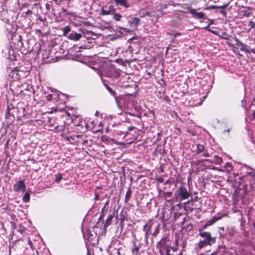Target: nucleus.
I'll use <instances>...</instances> for the list:
<instances>
[{
  "mask_svg": "<svg viewBox=\"0 0 255 255\" xmlns=\"http://www.w3.org/2000/svg\"><path fill=\"white\" fill-rule=\"evenodd\" d=\"M213 23V20H212V21L209 23V25H210V24H212Z\"/></svg>",
  "mask_w": 255,
  "mask_h": 255,
  "instance_id": "43",
  "label": "nucleus"
},
{
  "mask_svg": "<svg viewBox=\"0 0 255 255\" xmlns=\"http://www.w3.org/2000/svg\"><path fill=\"white\" fill-rule=\"evenodd\" d=\"M171 249H172V250L174 252H176V251H177V250H178V247L175 246V247H171Z\"/></svg>",
  "mask_w": 255,
  "mask_h": 255,
  "instance_id": "29",
  "label": "nucleus"
},
{
  "mask_svg": "<svg viewBox=\"0 0 255 255\" xmlns=\"http://www.w3.org/2000/svg\"><path fill=\"white\" fill-rule=\"evenodd\" d=\"M113 218H114V214L110 215L108 217V218L106 220V222L104 225L105 228H106L107 227H108L109 226H110L111 225V221L113 220Z\"/></svg>",
  "mask_w": 255,
  "mask_h": 255,
  "instance_id": "12",
  "label": "nucleus"
},
{
  "mask_svg": "<svg viewBox=\"0 0 255 255\" xmlns=\"http://www.w3.org/2000/svg\"><path fill=\"white\" fill-rule=\"evenodd\" d=\"M222 219V217H213L212 219L207 221L208 225H212L213 223Z\"/></svg>",
  "mask_w": 255,
  "mask_h": 255,
  "instance_id": "11",
  "label": "nucleus"
},
{
  "mask_svg": "<svg viewBox=\"0 0 255 255\" xmlns=\"http://www.w3.org/2000/svg\"><path fill=\"white\" fill-rule=\"evenodd\" d=\"M159 227H160V224H158L156 226L155 231L153 233V235L156 236L157 234H158L159 231Z\"/></svg>",
  "mask_w": 255,
  "mask_h": 255,
  "instance_id": "21",
  "label": "nucleus"
},
{
  "mask_svg": "<svg viewBox=\"0 0 255 255\" xmlns=\"http://www.w3.org/2000/svg\"><path fill=\"white\" fill-rule=\"evenodd\" d=\"M226 7V5L224 6H217L216 5H212L211 6V8L212 9L217 8H225Z\"/></svg>",
  "mask_w": 255,
  "mask_h": 255,
  "instance_id": "26",
  "label": "nucleus"
},
{
  "mask_svg": "<svg viewBox=\"0 0 255 255\" xmlns=\"http://www.w3.org/2000/svg\"><path fill=\"white\" fill-rule=\"evenodd\" d=\"M244 15L245 16H249L250 15V13L249 11H244Z\"/></svg>",
  "mask_w": 255,
  "mask_h": 255,
  "instance_id": "28",
  "label": "nucleus"
},
{
  "mask_svg": "<svg viewBox=\"0 0 255 255\" xmlns=\"http://www.w3.org/2000/svg\"><path fill=\"white\" fill-rule=\"evenodd\" d=\"M113 15V18L116 21H120L122 18V15L119 13H117L116 12H114V13L112 14Z\"/></svg>",
  "mask_w": 255,
  "mask_h": 255,
  "instance_id": "16",
  "label": "nucleus"
},
{
  "mask_svg": "<svg viewBox=\"0 0 255 255\" xmlns=\"http://www.w3.org/2000/svg\"><path fill=\"white\" fill-rule=\"evenodd\" d=\"M70 30L71 28L69 26L64 27L63 28V35L66 36Z\"/></svg>",
  "mask_w": 255,
  "mask_h": 255,
  "instance_id": "18",
  "label": "nucleus"
},
{
  "mask_svg": "<svg viewBox=\"0 0 255 255\" xmlns=\"http://www.w3.org/2000/svg\"><path fill=\"white\" fill-rule=\"evenodd\" d=\"M249 26H250V30H251L252 28L255 27V22L252 21H251L249 22Z\"/></svg>",
  "mask_w": 255,
  "mask_h": 255,
  "instance_id": "24",
  "label": "nucleus"
},
{
  "mask_svg": "<svg viewBox=\"0 0 255 255\" xmlns=\"http://www.w3.org/2000/svg\"><path fill=\"white\" fill-rule=\"evenodd\" d=\"M208 30L211 32H212V33H214V34H217V32L215 31H214L213 30H211L210 29H208Z\"/></svg>",
  "mask_w": 255,
  "mask_h": 255,
  "instance_id": "33",
  "label": "nucleus"
},
{
  "mask_svg": "<svg viewBox=\"0 0 255 255\" xmlns=\"http://www.w3.org/2000/svg\"><path fill=\"white\" fill-rule=\"evenodd\" d=\"M222 9L220 10V13H222L224 16H226V11H225V10L224 9V8H222Z\"/></svg>",
  "mask_w": 255,
  "mask_h": 255,
  "instance_id": "27",
  "label": "nucleus"
},
{
  "mask_svg": "<svg viewBox=\"0 0 255 255\" xmlns=\"http://www.w3.org/2000/svg\"><path fill=\"white\" fill-rule=\"evenodd\" d=\"M227 131L228 132H229L230 129H228L227 130H225V132Z\"/></svg>",
  "mask_w": 255,
  "mask_h": 255,
  "instance_id": "45",
  "label": "nucleus"
},
{
  "mask_svg": "<svg viewBox=\"0 0 255 255\" xmlns=\"http://www.w3.org/2000/svg\"><path fill=\"white\" fill-rule=\"evenodd\" d=\"M250 51L252 52V53H253L254 54H255V49H252Z\"/></svg>",
  "mask_w": 255,
  "mask_h": 255,
  "instance_id": "37",
  "label": "nucleus"
},
{
  "mask_svg": "<svg viewBox=\"0 0 255 255\" xmlns=\"http://www.w3.org/2000/svg\"><path fill=\"white\" fill-rule=\"evenodd\" d=\"M204 28L207 29V30H208V29H210L209 28V25H208L207 26H206Z\"/></svg>",
  "mask_w": 255,
  "mask_h": 255,
  "instance_id": "41",
  "label": "nucleus"
},
{
  "mask_svg": "<svg viewBox=\"0 0 255 255\" xmlns=\"http://www.w3.org/2000/svg\"><path fill=\"white\" fill-rule=\"evenodd\" d=\"M99 197V195L97 193H96L95 194V198H94V200H98Z\"/></svg>",
  "mask_w": 255,
  "mask_h": 255,
  "instance_id": "32",
  "label": "nucleus"
},
{
  "mask_svg": "<svg viewBox=\"0 0 255 255\" xmlns=\"http://www.w3.org/2000/svg\"><path fill=\"white\" fill-rule=\"evenodd\" d=\"M99 115V113L98 112V111H97L95 113V116H98Z\"/></svg>",
  "mask_w": 255,
  "mask_h": 255,
  "instance_id": "40",
  "label": "nucleus"
},
{
  "mask_svg": "<svg viewBox=\"0 0 255 255\" xmlns=\"http://www.w3.org/2000/svg\"><path fill=\"white\" fill-rule=\"evenodd\" d=\"M189 201H187V202H186L184 203V205H185V207H184V209L185 210H188V211H190L191 212L192 211V209L189 206H186V205L187 204V203H189Z\"/></svg>",
  "mask_w": 255,
  "mask_h": 255,
  "instance_id": "22",
  "label": "nucleus"
},
{
  "mask_svg": "<svg viewBox=\"0 0 255 255\" xmlns=\"http://www.w3.org/2000/svg\"><path fill=\"white\" fill-rule=\"evenodd\" d=\"M153 225V223L149 222L143 226V231L145 232V236L147 237L150 233V229Z\"/></svg>",
  "mask_w": 255,
  "mask_h": 255,
  "instance_id": "8",
  "label": "nucleus"
},
{
  "mask_svg": "<svg viewBox=\"0 0 255 255\" xmlns=\"http://www.w3.org/2000/svg\"><path fill=\"white\" fill-rule=\"evenodd\" d=\"M62 10L63 12H65L66 15H73L72 13L71 12L67 11V10L64 8H62Z\"/></svg>",
  "mask_w": 255,
  "mask_h": 255,
  "instance_id": "25",
  "label": "nucleus"
},
{
  "mask_svg": "<svg viewBox=\"0 0 255 255\" xmlns=\"http://www.w3.org/2000/svg\"><path fill=\"white\" fill-rule=\"evenodd\" d=\"M114 12H116V9L115 8L114 6L113 5H110L108 8V9H104V8H102L101 9V13L103 15H107L110 14H113Z\"/></svg>",
  "mask_w": 255,
  "mask_h": 255,
  "instance_id": "5",
  "label": "nucleus"
},
{
  "mask_svg": "<svg viewBox=\"0 0 255 255\" xmlns=\"http://www.w3.org/2000/svg\"><path fill=\"white\" fill-rule=\"evenodd\" d=\"M199 236L204 238L206 242H208L211 244H213L216 242V237H212L210 232H203L201 229H199Z\"/></svg>",
  "mask_w": 255,
  "mask_h": 255,
  "instance_id": "3",
  "label": "nucleus"
},
{
  "mask_svg": "<svg viewBox=\"0 0 255 255\" xmlns=\"http://www.w3.org/2000/svg\"><path fill=\"white\" fill-rule=\"evenodd\" d=\"M185 246H186V244H185L184 243H183V244H182V248H184L185 247Z\"/></svg>",
  "mask_w": 255,
  "mask_h": 255,
  "instance_id": "42",
  "label": "nucleus"
},
{
  "mask_svg": "<svg viewBox=\"0 0 255 255\" xmlns=\"http://www.w3.org/2000/svg\"><path fill=\"white\" fill-rule=\"evenodd\" d=\"M216 254V252H214L212 254H211L210 255H215Z\"/></svg>",
  "mask_w": 255,
  "mask_h": 255,
  "instance_id": "44",
  "label": "nucleus"
},
{
  "mask_svg": "<svg viewBox=\"0 0 255 255\" xmlns=\"http://www.w3.org/2000/svg\"><path fill=\"white\" fill-rule=\"evenodd\" d=\"M131 194V191L130 187H129L128 190L127 191L126 196H125V201L128 202V200L130 199V196Z\"/></svg>",
  "mask_w": 255,
  "mask_h": 255,
  "instance_id": "14",
  "label": "nucleus"
},
{
  "mask_svg": "<svg viewBox=\"0 0 255 255\" xmlns=\"http://www.w3.org/2000/svg\"><path fill=\"white\" fill-rule=\"evenodd\" d=\"M30 200V195L28 192H26L23 196V201L27 203Z\"/></svg>",
  "mask_w": 255,
  "mask_h": 255,
  "instance_id": "17",
  "label": "nucleus"
},
{
  "mask_svg": "<svg viewBox=\"0 0 255 255\" xmlns=\"http://www.w3.org/2000/svg\"><path fill=\"white\" fill-rule=\"evenodd\" d=\"M215 161L214 162L216 164H221L223 162L222 158L219 157L218 155L214 156Z\"/></svg>",
  "mask_w": 255,
  "mask_h": 255,
  "instance_id": "15",
  "label": "nucleus"
},
{
  "mask_svg": "<svg viewBox=\"0 0 255 255\" xmlns=\"http://www.w3.org/2000/svg\"><path fill=\"white\" fill-rule=\"evenodd\" d=\"M81 37L82 34L81 33H78L76 32H72L68 36V39L74 41H77L79 40Z\"/></svg>",
  "mask_w": 255,
  "mask_h": 255,
  "instance_id": "6",
  "label": "nucleus"
},
{
  "mask_svg": "<svg viewBox=\"0 0 255 255\" xmlns=\"http://www.w3.org/2000/svg\"><path fill=\"white\" fill-rule=\"evenodd\" d=\"M106 87L108 91L109 92V93L113 96L115 95V92L111 88H110L108 85H106Z\"/></svg>",
  "mask_w": 255,
  "mask_h": 255,
  "instance_id": "20",
  "label": "nucleus"
},
{
  "mask_svg": "<svg viewBox=\"0 0 255 255\" xmlns=\"http://www.w3.org/2000/svg\"><path fill=\"white\" fill-rule=\"evenodd\" d=\"M51 97H52L51 95H48V96H47L48 99L49 100L50 99H51Z\"/></svg>",
  "mask_w": 255,
  "mask_h": 255,
  "instance_id": "39",
  "label": "nucleus"
},
{
  "mask_svg": "<svg viewBox=\"0 0 255 255\" xmlns=\"http://www.w3.org/2000/svg\"><path fill=\"white\" fill-rule=\"evenodd\" d=\"M178 239H176L175 240V246L176 247H178Z\"/></svg>",
  "mask_w": 255,
  "mask_h": 255,
  "instance_id": "31",
  "label": "nucleus"
},
{
  "mask_svg": "<svg viewBox=\"0 0 255 255\" xmlns=\"http://www.w3.org/2000/svg\"><path fill=\"white\" fill-rule=\"evenodd\" d=\"M212 244L206 242L205 240L200 241L197 244V247L199 249H201L203 247H206L208 245L211 246Z\"/></svg>",
  "mask_w": 255,
  "mask_h": 255,
  "instance_id": "10",
  "label": "nucleus"
},
{
  "mask_svg": "<svg viewBox=\"0 0 255 255\" xmlns=\"http://www.w3.org/2000/svg\"><path fill=\"white\" fill-rule=\"evenodd\" d=\"M190 13L196 18L201 19L204 17V13L202 12H197L195 9H192L190 10Z\"/></svg>",
  "mask_w": 255,
  "mask_h": 255,
  "instance_id": "7",
  "label": "nucleus"
},
{
  "mask_svg": "<svg viewBox=\"0 0 255 255\" xmlns=\"http://www.w3.org/2000/svg\"><path fill=\"white\" fill-rule=\"evenodd\" d=\"M226 216H227L226 214H222L221 216H219V217H222V218L223 217H225Z\"/></svg>",
  "mask_w": 255,
  "mask_h": 255,
  "instance_id": "35",
  "label": "nucleus"
},
{
  "mask_svg": "<svg viewBox=\"0 0 255 255\" xmlns=\"http://www.w3.org/2000/svg\"><path fill=\"white\" fill-rule=\"evenodd\" d=\"M13 190L15 192H17L21 190L23 192L25 190V185L22 180H19L17 183L15 184L13 186Z\"/></svg>",
  "mask_w": 255,
  "mask_h": 255,
  "instance_id": "4",
  "label": "nucleus"
},
{
  "mask_svg": "<svg viewBox=\"0 0 255 255\" xmlns=\"http://www.w3.org/2000/svg\"><path fill=\"white\" fill-rule=\"evenodd\" d=\"M166 239L162 240L158 243V247H159V250L161 255H163V250L166 251V255H173L170 254V250L168 245H166Z\"/></svg>",
  "mask_w": 255,
  "mask_h": 255,
  "instance_id": "2",
  "label": "nucleus"
},
{
  "mask_svg": "<svg viewBox=\"0 0 255 255\" xmlns=\"http://www.w3.org/2000/svg\"><path fill=\"white\" fill-rule=\"evenodd\" d=\"M134 245L135 247H134V248L133 249H132V254H137V253H138V252L139 249H138V248L137 247H136V246H135V243H134Z\"/></svg>",
  "mask_w": 255,
  "mask_h": 255,
  "instance_id": "23",
  "label": "nucleus"
},
{
  "mask_svg": "<svg viewBox=\"0 0 255 255\" xmlns=\"http://www.w3.org/2000/svg\"><path fill=\"white\" fill-rule=\"evenodd\" d=\"M176 192L179 196L181 200L188 199L191 195L190 192L187 190L185 184H182L176 190Z\"/></svg>",
  "mask_w": 255,
  "mask_h": 255,
  "instance_id": "1",
  "label": "nucleus"
},
{
  "mask_svg": "<svg viewBox=\"0 0 255 255\" xmlns=\"http://www.w3.org/2000/svg\"><path fill=\"white\" fill-rule=\"evenodd\" d=\"M197 153L203 152L202 156H203L204 157L209 156V154L207 152H204V147L203 145L197 144Z\"/></svg>",
  "mask_w": 255,
  "mask_h": 255,
  "instance_id": "9",
  "label": "nucleus"
},
{
  "mask_svg": "<svg viewBox=\"0 0 255 255\" xmlns=\"http://www.w3.org/2000/svg\"><path fill=\"white\" fill-rule=\"evenodd\" d=\"M251 117H252V120L255 119V111H253V112L251 115Z\"/></svg>",
  "mask_w": 255,
  "mask_h": 255,
  "instance_id": "30",
  "label": "nucleus"
},
{
  "mask_svg": "<svg viewBox=\"0 0 255 255\" xmlns=\"http://www.w3.org/2000/svg\"><path fill=\"white\" fill-rule=\"evenodd\" d=\"M129 22L134 26H137L140 22V19L137 17H133L129 20Z\"/></svg>",
  "mask_w": 255,
  "mask_h": 255,
  "instance_id": "13",
  "label": "nucleus"
},
{
  "mask_svg": "<svg viewBox=\"0 0 255 255\" xmlns=\"http://www.w3.org/2000/svg\"><path fill=\"white\" fill-rule=\"evenodd\" d=\"M183 251H184V250L182 249V250L181 251V252L178 255H183Z\"/></svg>",
  "mask_w": 255,
  "mask_h": 255,
  "instance_id": "38",
  "label": "nucleus"
},
{
  "mask_svg": "<svg viewBox=\"0 0 255 255\" xmlns=\"http://www.w3.org/2000/svg\"><path fill=\"white\" fill-rule=\"evenodd\" d=\"M209 226V225H208V223L206 222V223L203 226V229H206Z\"/></svg>",
  "mask_w": 255,
  "mask_h": 255,
  "instance_id": "34",
  "label": "nucleus"
},
{
  "mask_svg": "<svg viewBox=\"0 0 255 255\" xmlns=\"http://www.w3.org/2000/svg\"><path fill=\"white\" fill-rule=\"evenodd\" d=\"M198 255H204V254H201Z\"/></svg>",
  "mask_w": 255,
  "mask_h": 255,
  "instance_id": "46",
  "label": "nucleus"
},
{
  "mask_svg": "<svg viewBox=\"0 0 255 255\" xmlns=\"http://www.w3.org/2000/svg\"><path fill=\"white\" fill-rule=\"evenodd\" d=\"M109 202V200H108V201L106 202V203H105V206H104V208H106V206L108 205Z\"/></svg>",
  "mask_w": 255,
  "mask_h": 255,
  "instance_id": "36",
  "label": "nucleus"
},
{
  "mask_svg": "<svg viewBox=\"0 0 255 255\" xmlns=\"http://www.w3.org/2000/svg\"><path fill=\"white\" fill-rule=\"evenodd\" d=\"M62 179V174H58L56 175L55 178V182L57 183H59Z\"/></svg>",
  "mask_w": 255,
  "mask_h": 255,
  "instance_id": "19",
  "label": "nucleus"
}]
</instances>
